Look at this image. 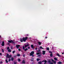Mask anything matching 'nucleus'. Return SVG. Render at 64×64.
Masks as SVG:
<instances>
[{"mask_svg": "<svg viewBox=\"0 0 64 64\" xmlns=\"http://www.w3.org/2000/svg\"><path fill=\"white\" fill-rule=\"evenodd\" d=\"M12 57V55H9V54H6V57L7 58H11Z\"/></svg>", "mask_w": 64, "mask_h": 64, "instance_id": "f03ea898", "label": "nucleus"}, {"mask_svg": "<svg viewBox=\"0 0 64 64\" xmlns=\"http://www.w3.org/2000/svg\"><path fill=\"white\" fill-rule=\"evenodd\" d=\"M41 56L40 54V55H38V57H41Z\"/></svg>", "mask_w": 64, "mask_h": 64, "instance_id": "473e14b6", "label": "nucleus"}, {"mask_svg": "<svg viewBox=\"0 0 64 64\" xmlns=\"http://www.w3.org/2000/svg\"><path fill=\"white\" fill-rule=\"evenodd\" d=\"M42 62H44V63H47V61L46 60H43L42 61Z\"/></svg>", "mask_w": 64, "mask_h": 64, "instance_id": "6e6552de", "label": "nucleus"}, {"mask_svg": "<svg viewBox=\"0 0 64 64\" xmlns=\"http://www.w3.org/2000/svg\"><path fill=\"white\" fill-rule=\"evenodd\" d=\"M40 50H37V52H40Z\"/></svg>", "mask_w": 64, "mask_h": 64, "instance_id": "f704fd0d", "label": "nucleus"}, {"mask_svg": "<svg viewBox=\"0 0 64 64\" xmlns=\"http://www.w3.org/2000/svg\"><path fill=\"white\" fill-rule=\"evenodd\" d=\"M49 50V48H48V50Z\"/></svg>", "mask_w": 64, "mask_h": 64, "instance_id": "603ef678", "label": "nucleus"}, {"mask_svg": "<svg viewBox=\"0 0 64 64\" xmlns=\"http://www.w3.org/2000/svg\"><path fill=\"white\" fill-rule=\"evenodd\" d=\"M40 54H41V52H38L36 53V55H39Z\"/></svg>", "mask_w": 64, "mask_h": 64, "instance_id": "6ab92c4d", "label": "nucleus"}, {"mask_svg": "<svg viewBox=\"0 0 64 64\" xmlns=\"http://www.w3.org/2000/svg\"><path fill=\"white\" fill-rule=\"evenodd\" d=\"M9 49V47H7V49L8 50V49Z\"/></svg>", "mask_w": 64, "mask_h": 64, "instance_id": "4c0bfd02", "label": "nucleus"}, {"mask_svg": "<svg viewBox=\"0 0 64 64\" xmlns=\"http://www.w3.org/2000/svg\"><path fill=\"white\" fill-rule=\"evenodd\" d=\"M46 50H48V47H47L46 48Z\"/></svg>", "mask_w": 64, "mask_h": 64, "instance_id": "58836bf2", "label": "nucleus"}, {"mask_svg": "<svg viewBox=\"0 0 64 64\" xmlns=\"http://www.w3.org/2000/svg\"><path fill=\"white\" fill-rule=\"evenodd\" d=\"M11 61H13L14 60V58L13 57H12L11 58Z\"/></svg>", "mask_w": 64, "mask_h": 64, "instance_id": "a211bd4d", "label": "nucleus"}, {"mask_svg": "<svg viewBox=\"0 0 64 64\" xmlns=\"http://www.w3.org/2000/svg\"><path fill=\"white\" fill-rule=\"evenodd\" d=\"M8 52H11V50L9 49L8 50Z\"/></svg>", "mask_w": 64, "mask_h": 64, "instance_id": "b1692460", "label": "nucleus"}, {"mask_svg": "<svg viewBox=\"0 0 64 64\" xmlns=\"http://www.w3.org/2000/svg\"><path fill=\"white\" fill-rule=\"evenodd\" d=\"M30 45L29 44H25L24 46V47L25 48H27L28 46H29Z\"/></svg>", "mask_w": 64, "mask_h": 64, "instance_id": "39448f33", "label": "nucleus"}, {"mask_svg": "<svg viewBox=\"0 0 64 64\" xmlns=\"http://www.w3.org/2000/svg\"><path fill=\"white\" fill-rule=\"evenodd\" d=\"M4 42L3 41L2 42V43L1 44V46H4Z\"/></svg>", "mask_w": 64, "mask_h": 64, "instance_id": "423d86ee", "label": "nucleus"}, {"mask_svg": "<svg viewBox=\"0 0 64 64\" xmlns=\"http://www.w3.org/2000/svg\"><path fill=\"white\" fill-rule=\"evenodd\" d=\"M57 56H58V57H61L62 56H61L59 54H57Z\"/></svg>", "mask_w": 64, "mask_h": 64, "instance_id": "ddd939ff", "label": "nucleus"}, {"mask_svg": "<svg viewBox=\"0 0 64 64\" xmlns=\"http://www.w3.org/2000/svg\"><path fill=\"white\" fill-rule=\"evenodd\" d=\"M38 64H42V62H38Z\"/></svg>", "mask_w": 64, "mask_h": 64, "instance_id": "412c9836", "label": "nucleus"}, {"mask_svg": "<svg viewBox=\"0 0 64 64\" xmlns=\"http://www.w3.org/2000/svg\"><path fill=\"white\" fill-rule=\"evenodd\" d=\"M45 38L46 39H47V36H46L45 37Z\"/></svg>", "mask_w": 64, "mask_h": 64, "instance_id": "ea45409f", "label": "nucleus"}, {"mask_svg": "<svg viewBox=\"0 0 64 64\" xmlns=\"http://www.w3.org/2000/svg\"><path fill=\"white\" fill-rule=\"evenodd\" d=\"M8 45H10V44H9V43H8Z\"/></svg>", "mask_w": 64, "mask_h": 64, "instance_id": "a19ab883", "label": "nucleus"}, {"mask_svg": "<svg viewBox=\"0 0 64 64\" xmlns=\"http://www.w3.org/2000/svg\"><path fill=\"white\" fill-rule=\"evenodd\" d=\"M14 64H17V62H14Z\"/></svg>", "mask_w": 64, "mask_h": 64, "instance_id": "7c9ffc66", "label": "nucleus"}, {"mask_svg": "<svg viewBox=\"0 0 64 64\" xmlns=\"http://www.w3.org/2000/svg\"><path fill=\"white\" fill-rule=\"evenodd\" d=\"M52 62H53L55 64H56V62L55 61V60H54L52 59Z\"/></svg>", "mask_w": 64, "mask_h": 64, "instance_id": "9b49d317", "label": "nucleus"}, {"mask_svg": "<svg viewBox=\"0 0 64 64\" xmlns=\"http://www.w3.org/2000/svg\"><path fill=\"white\" fill-rule=\"evenodd\" d=\"M15 52V50H14L12 52V53L13 54H14Z\"/></svg>", "mask_w": 64, "mask_h": 64, "instance_id": "cd10ccee", "label": "nucleus"}, {"mask_svg": "<svg viewBox=\"0 0 64 64\" xmlns=\"http://www.w3.org/2000/svg\"><path fill=\"white\" fill-rule=\"evenodd\" d=\"M32 59L31 60V61H33V60H34V58H32Z\"/></svg>", "mask_w": 64, "mask_h": 64, "instance_id": "393cba45", "label": "nucleus"}, {"mask_svg": "<svg viewBox=\"0 0 64 64\" xmlns=\"http://www.w3.org/2000/svg\"><path fill=\"white\" fill-rule=\"evenodd\" d=\"M36 60L37 61H38L40 60V59H39V58H37Z\"/></svg>", "mask_w": 64, "mask_h": 64, "instance_id": "72a5a7b5", "label": "nucleus"}, {"mask_svg": "<svg viewBox=\"0 0 64 64\" xmlns=\"http://www.w3.org/2000/svg\"><path fill=\"white\" fill-rule=\"evenodd\" d=\"M16 56H14V57H15Z\"/></svg>", "mask_w": 64, "mask_h": 64, "instance_id": "6e6d98bb", "label": "nucleus"}, {"mask_svg": "<svg viewBox=\"0 0 64 64\" xmlns=\"http://www.w3.org/2000/svg\"><path fill=\"white\" fill-rule=\"evenodd\" d=\"M16 56H17L18 57H19V56H20V54H18L16 55Z\"/></svg>", "mask_w": 64, "mask_h": 64, "instance_id": "5701e85b", "label": "nucleus"}, {"mask_svg": "<svg viewBox=\"0 0 64 64\" xmlns=\"http://www.w3.org/2000/svg\"><path fill=\"white\" fill-rule=\"evenodd\" d=\"M48 52L49 53H52V52H51V51H49Z\"/></svg>", "mask_w": 64, "mask_h": 64, "instance_id": "c85d7f7f", "label": "nucleus"}, {"mask_svg": "<svg viewBox=\"0 0 64 64\" xmlns=\"http://www.w3.org/2000/svg\"><path fill=\"white\" fill-rule=\"evenodd\" d=\"M62 54H64V52H62Z\"/></svg>", "mask_w": 64, "mask_h": 64, "instance_id": "09e8293b", "label": "nucleus"}, {"mask_svg": "<svg viewBox=\"0 0 64 64\" xmlns=\"http://www.w3.org/2000/svg\"><path fill=\"white\" fill-rule=\"evenodd\" d=\"M28 36V34H27L26 35V36Z\"/></svg>", "mask_w": 64, "mask_h": 64, "instance_id": "49530a36", "label": "nucleus"}, {"mask_svg": "<svg viewBox=\"0 0 64 64\" xmlns=\"http://www.w3.org/2000/svg\"><path fill=\"white\" fill-rule=\"evenodd\" d=\"M10 61H11V59H9L8 60V62H10Z\"/></svg>", "mask_w": 64, "mask_h": 64, "instance_id": "c9c22d12", "label": "nucleus"}, {"mask_svg": "<svg viewBox=\"0 0 64 64\" xmlns=\"http://www.w3.org/2000/svg\"><path fill=\"white\" fill-rule=\"evenodd\" d=\"M54 59L55 60H56V61H57L58 60L57 59V58H54Z\"/></svg>", "mask_w": 64, "mask_h": 64, "instance_id": "f3484780", "label": "nucleus"}, {"mask_svg": "<svg viewBox=\"0 0 64 64\" xmlns=\"http://www.w3.org/2000/svg\"><path fill=\"white\" fill-rule=\"evenodd\" d=\"M31 46L32 47V49H34V46L32 44L31 45Z\"/></svg>", "mask_w": 64, "mask_h": 64, "instance_id": "2eb2a0df", "label": "nucleus"}, {"mask_svg": "<svg viewBox=\"0 0 64 64\" xmlns=\"http://www.w3.org/2000/svg\"><path fill=\"white\" fill-rule=\"evenodd\" d=\"M2 52H4V49H2Z\"/></svg>", "mask_w": 64, "mask_h": 64, "instance_id": "c756f323", "label": "nucleus"}, {"mask_svg": "<svg viewBox=\"0 0 64 64\" xmlns=\"http://www.w3.org/2000/svg\"><path fill=\"white\" fill-rule=\"evenodd\" d=\"M36 50H37V48H36Z\"/></svg>", "mask_w": 64, "mask_h": 64, "instance_id": "3c124183", "label": "nucleus"}, {"mask_svg": "<svg viewBox=\"0 0 64 64\" xmlns=\"http://www.w3.org/2000/svg\"><path fill=\"white\" fill-rule=\"evenodd\" d=\"M40 49H43V48H42V46H40Z\"/></svg>", "mask_w": 64, "mask_h": 64, "instance_id": "2f4dec72", "label": "nucleus"}, {"mask_svg": "<svg viewBox=\"0 0 64 64\" xmlns=\"http://www.w3.org/2000/svg\"><path fill=\"white\" fill-rule=\"evenodd\" d=\"M12 48H11V49H12Z\"/></svg>", "mask_w": 64, "mask_h": 64, "instance_id": "4d7b16f0", "label": "nucleus"}, {"mask_svg": "<svg viewBox=\"0 0 64 64\" xmlns=\"http://www.w3.org/2000/svg\"><path fill=\"white\" fill-rule=\"evenodd\" d=\"M8 42L9 43H12V44H15V42H14L12 40H8Z\"/></svg>", "mask_w": 64, "mask_h": 64, "instance_id": "7ed1b4c3", "label": "nucleus"}, {"mask_svg": "<svg viewBox=\"0 0 64 64\" xmlns=\"http://www.w3.org/2000/svg\"><path fill=\"white\" fill-rule=\"evenodd\" d=\"M27 39H28V37H26L25 38L24 37L22 39L20 38V42H22L23 41H24V42H26V40Z\"/></svg>", "mask_w": 64, "mask_h": 64, "instance_id": "f257e3e1", "label": "nucleus"}, {"mask_svg": "<svg viewBox=\"0 0 64 64\" xmlns=\"http://www.w3.org/2000/svg\"><path fill=\"white\" fill-rule=\"evenodd\" d=\"M18 62H20L21 61V60L20 58H18Z\"/></svg>", "mask_w": 64, "mask_h": 64, "instance_id": "aec40b11", "label": "nucleus"}, {"mask_svg": "<svg viewBox=\"0 0 64 64\" xmlns=\"http://www.w3.org/2000/svg\"><path fill=\"white\" fill-rule=\"evenodd\" d=\"M58 64H62V62H59L57 63Z\"/></svg>", "mask_w": 64, "mask_h": 64, "instance_id": "f8f14e48", "label": "nucleus"}, {"mask_svg": "<svg viewBox=\"0 0 64 64\" xmlns=\"http://www.w3.org/2000/svg\"><path fill=\"white\" fill-rule=\"evenodd\" d=\"M38 44L40 46V45H41V42H38Z\"/></svg>", "mask_w": 64, "mask_h": 64, "instance_id": "4468645a", "label": "nucleus"}, {"mask_svg": "<svg viewBox=\"0 0 64 64\" xmlns=\"http://www.w3.org/2000/svg\"><path fill=\"white\" fill-rule=\"evenodd\" d=\"M44 64H46V63H44Z\"/></svg>", "mask_w": 64, "mask_h": 64, "instance_id": "5fc2aeb1", "label": "nucleus"}, {"mask_svg": "<svg viewBox=\"0 0 64 64\" xmlns=\"http://www.w3.org/2000/svg\"><path fill=\"white\" fill-rule=\"evenodd\" d=\"M22 64H25V61L24 60H23L22 62Z\"/></svg>", "mask_w": 64, "mask_h": 64, "instance_id": "9d476101", "label": "nucleus"}, {"mask_svg": "<svg viewBox=\"0 0 64 64\" xmlns=\"http://www.w3.org/2000/svg\"><path fill=\"white\" fill-rule=\"evenodd\" d=\"M6 62L7 63H8V60H6Z\"/></svg>", "mask_w": 64, "mask_h": 64, "instance_id": "bb28decb", "label": "nucleus"}, {"mask_svg": "<svg viewBox=\"0 0 64 64\" xmlns=\"http://www.w3.org/2000/svg\"><path fill=\"white\" fill-rule=\"evenodd\" d=\"M25 56V54H24L23 55V57H24V56Z\"/></svg>", "mask_w": 64, "mask_h": 64, "instance_id": "a18cd8bd", "label": "nucleus"}, {"mask_svg": "<svg viewBox=\"0 0 64 64\" xmlns=\"http://www.w3.org/2000/svg\"><path fill=\"white\" fill-rule=\"evenodd\" d=\"M34 52L32 51L31 52V53H30V56H32L33 55H34Z\"/></svg>", "mask_w": 64, "mask_h": 64, "instance_id": "20e7f679", "label": "nucleus"}, {"mask_svg": "<svg viewBox=\"0 0 64 64\" xmlns=\"http://www.w3.org/2000/svg\"><path fill=\"white\" fill-rule=\"evenodd\" d=\"M1 38V36H0V38Z\"/></svg>", "mask_w": 64, "mask_h": 64, "instance_id": "8fccbe9b", "label": "nucleus"}, {"mask_svg": "<svg viewBox=\"0 0 64 64\" xmlns=\"http://www.w3.org/2000/svg\"><path fill=\"white\" fill-rule=\"evenodd\" d=\"M50 57H52L53 56V54H50Z\"/></svg>", "mask_w": 64, "mask_h": 64, "instance_id": "4be33fe9", "label": "nucleus"}, {"mask_svg": "<svg viewBox=\"0 0 64 64\" xmlns=\"http://www.w3.org/2000/svg\"><path fill=\"white\" fill-rule=\"evenodd\" d=\"M25 47H24V46H23L22 47V49H23V50H25Z\"/></svg>", "mask_w": 64, "mask_h": 64, "instance_id": "a878e982", "label": "nucleus"}, {"mask_svg": "<svg viewBox=\"0 0 64 64\" xmlns=\"http://www.w3.org/2000/svg\"><path fill=\"white\" fill-rule=\"evenodd\" d=\"M0 64H2V62H0Z\"/></svg>", "mask_w": 64, "mask_h": 64, "instance_id": "c03bdc74", "label": "nucleus"}, {"mask_svg": "<svg viewBox=\"0 0 64 64\" xmlns=\"http://www.w3.org/2000/svg\"><path fill=\"white\" fill-rule=\"evenodd\" d=\"M48 62H49L48 61Z\"/></svg>", "mask_w": 64, "mask_h": 64, "instance_id": "13d9d810", "label": "nucleus"}, {"mask_svg": "<svg viewBox=\"0 0 64 64\" xmlns=\"http://www.w3.org/2000/svg\"><path fill=\"white\" fill-rule=\"evenodd\" d=\"M0 55H2V53H0Z\"/></svg>", "mask_w": 64, "mask_h": 64, "instance_id": "37998d69", "label": "nucleus"}, {"mask_svg": "<svg viewBox=\"0 0 64 64\" xmlns=\"http://www.w3.org/2000/svg\"><path fill=\"white\" fill-rule=\"evenodd\" d=\"M28 49H30V47H28Z\"/></svg>", "mask_w": 64, "mask_h": 64, "instance_id": "79ce46f5", "label": "nucleus"}, {"mask_svg": "<svg viewBox=\"0 0 64 64\" xmlns=\"http://www.w3.org/2000/svg\"><path fill=\"white\" fill-rule=\"evenodd\" d=\"M18 51H21V49H18Z\"/></svg>", "mask_w": 64, "mask_h": 64, "instance_id": "e433bc0d", "label": "nucleus"}, {"mask_svg": "<svg viewBox=\"0 0 64 64\" xmlns=\"http://www.w3.org/2000/svg\"><path fill=\"white\" fill-rule=\"evenodd\" d=\"M28 50V48H26L24 50L25 52H26L27 50Z\"/></svg>", "mask_w": 64, "mask_h": 64, "instance_id": "dca6fc26", "label": "nucleus"}, {"mask_svg": "<svg viewBox=\"0 0 64 64\" xmlns=\"http://www.w3.org/2000/svg\"><path fill=\"white\" fill-rule=\"evenodd\" d=\"M42 52H43L42 54H43V55H45V52H45V51L43 50Z\"/></svg>", "mask_w": 64, "mask_h": 64, "instance_id": "1a4fd4ad", "label": "nucleus"}, {"mask_svg": "<svg viewBox=\"0 0 64 64\" xmlns=\"http://www.w3.org/2000/svg\"><path fill=\"white\" fill-rule=\"evenodd\" d=\"M32 57H34V56L33 55H32Z\"/></svg>", "mask_w": 64, "mask_h": 64, "instance_id": "de8ad7c7", "label": "nucleus"}, {"mask_svg": "<svg viewBox=\"0 0 64 64\" xmlns=\"http://www.w3.org/2000/svg\"><path fill=\"white\" fill-rule=\"evenodd\" d=\"M16 47L17 49H18L19 47H20V46L19 45H16Z\"/></svg>", "mask_w": 64, "mask_h": 64, "instance_id": "0eeeda50", "label": "nucleus"}, {"mask_svg": "<svg viewBox=\"0 0 64 64\" xmlns=\"http://www.w3.org/2000/svg\"><path fill=\"white\" fill-rule=\"evenodd\" d=\"M26 44H28V43L27 42V43H26Z\"/></svg>", "mask_w": 64, "mask_h": 64, "instance_id": "864d4df0", "label": "nucleus"}]
</instances>
